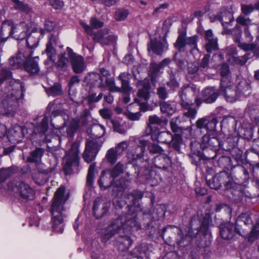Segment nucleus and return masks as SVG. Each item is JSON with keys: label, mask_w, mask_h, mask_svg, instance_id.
Listing matches in <instances>:
<instances>
[{"label": "nucleus", "mask_w": 259, "mask_h": 259, "mask_svg": "<svg viewBox=\"0 0 259 259\" xmlns=\"http://www.w3.org/2000/svg\"><path fill=\"white\" fill-rule=\"evenodd\" d=\"M65 188L61 186L57 189L52 201L50 212L52 215V228L57 232L62 233L64 227V218L65 208L64 204L69 198V194L65 195Z\"/></svg>", "instance_id": "f257e3e1"}, {"label": "nucleus", "mask_w": 259, "mask_h": 259, "mask_svg": "<svg viewBox=\"0 0 259 259\" xmlns=\"http://www.w3.org/2000/svg\"><path fill=\"white\" fill-rule=\"evenodd\" d=\"M10 191L18 193L22 199L26 201L32 200L35 198V193L29 185L18 181H11L8 184Z\"/></svg>", "instance_id": "423d86ee"}, {"label": "nucleus", "mask_w": 259, "mask_h": 259, "mask_svg": "<svg viewBox=\"0 0 259 259\" xmlns=\"http://www.w3.org/2000/svg\"><path fill=\"white\" fill-rule=\"evenodd\" d=\"M92 79L94 80V84L99 88H103L105 87L104 83V78L101 75L97 73H94L92 75Z\"/></svg>", "instance_id": "864d4df0"}, {"label": "nucleus", "mask_w": 259, "mask_h": 259, "mask_svg": "<svg viewBox=\"0 0 259 259\" xmlns=\"http://www.w3.org/2000/svg\"><path fill=\"white\" fill-rule=\"evenodd\" d=\"M25 128L18 125H15L9 130L8 137L12 143H19L24 137Z\"/></svg>", "instance_id": "aec40b11"}, {"label": "nucleus", "mask_w": 259, "mask_h": 259, "mask_svg": "<svg viewBox=\"0 0 259 259\" xmlns=\"http://www.w3.org/2000/svg\"><path fill=\"white\" fill-rule=\"evenodd\" d=\"M215 176L218 180L219 183L222 185V184H225L227 179H228L230 175L228 172L222 171L216 175Z\"/></svg>", "instance_id": "774afa93"}, {"label": "nucleus", "mask_w": 259, "mask_h": 259, "mask_svg": "<svg viewBox=\"0 0 259 259\" xmlns=\"http://www.w3.org/2000/svg\"><path fill=\"white\" fill-rule=\"evenodd\" d=\"M136 87L139 88V90L137 93L138 98L135 99V103L140 106V111H145L147 110V102L150 98V84L146 79L138 80Z\"/></svg>", "instance_id": "39448f33"}, {"label": "nucleus", "mask_w": 259, "mask_h": 259, "mask_svg": "<svg viewBox=\"0 0 259 259\" xmlns=\"http://www.w3.org/2000/svg\"><path fill=\"white\" fill-rule=\"evenodd\" d=\"M219 19L222 22L224 26L225 24H228L234 20L232 13L228 11H224L220 13Z\"/></svg>", "instance_id": "49530a36"}, {"label": "nucleus", "mask_w": 259, "mask_h": 259, "mask_svg": "<svg viewBox=\"0 0 259 259\" xmlns=\"http://www.w3.org/2000/svg\"><path fill=\"white\" fill-rule=\"evenodd\" d=\"M118 156L119 155L113 150V148H110L107 151L105 158L109 163L111 164H113L116 162Z\"/></svg>", "instance_id": "3c124183"}, {"label": "nucleus", "mask_w": 259, "mask_h": 259, "mask_svg": "<svg viewBox=\"0 0 259 259\" xmlns=\"http://www.w3.org/2000/svg\"><path fill=\"white\" fill-rule=\"evenodd\" d=\"M110 122L111 123L113 130L115 132L120 134H125L126 133V130L117 121L111 119Z\"/></svg>", "instance_id": "052dcab7"}, {"label": "nucleus", "mask_w": 259, "mask_h": 259, "mask_svg": "<svg viewBox=\"0 0 259 259\" xmlns=\"http://www.w3.org/2000/svg\"><path fill=\"white\" fill-rule=\"evenodd\" d=\"M143 196L141 191L134 190L127 194L126 202L128 203V205L131 206L134 210L138 211V208L140 207V200Z\"/></svg>", "instance_id": "6ab92c4d"}, {"label": "nucleus", "mask_w": 259, "mask_h": 259, "mask_svg": "<svg viewBox=\"0 0 259 259\" xmlns=\"http://www.w3.org/2000/svg\"><path fill=\"white\" fill-rule=\"evenodd\" d=\"M165 35L162 40L151 39L148 44V49H165L168 48V44Z\"/></svg>", "instance_id": "79ce46f5"}, {"label": "nucleus", "mask_w": 259, "mask_h": 259, "mask_svg": "<svg viewBox=\"0 0 259 259\" xmlns=\"http://www.w3.org/2000/svg\"><path fill=\"white\" fill-rule=\"evenodd\" d=\"M16 172V170L13 167L2 168L0 169V183L4 182Z\"/></svg>", "instance_id": "ea45409f"}, {"label": "nucleus", "mask_w": 259, "mask_h": 259, "mask_svg": "<svg viewBox=\"0 0 259 259\" xmlns=\"http://www.w3.org/2000/svg\"><path fill=\"white\" fill-rule=\"evenodd\" d=\"M31 24L21 22L14 27V32H13V37L17 39H22L26 37L31 31Z\"/></svg>", "instance_id": "dca6fc26"}, {"label": "nucleus", "mask_w": 259, "mask_h": 259, "mask_svg": "<svg viewBox=\"0 0 259 259\" xmlns=\"http://www.w3.org/2000/svg\"><path fill=\"white\" fill-rule=\"evenodd\" d=\"M201 95L203 97L204 103L211 104L217 100L220 94L215 87H208L204 89Z\"/></svg>", "instance_id": "412c9836"}, {"label": "nucleus", "mask_w": 259, "mask_h": 259, "mask_svg": "<svg viewBox=\"0 0 259 259\" xmlns=\"http://www.w3.org/2000/svg\"><path fill=\"white\" fill-rule=\"evenodd\" d=\"M259 237V224H256L248 236V241L252 242Z\"/></svg>", "instance_id": "13d9d810"}, {"label": "nucleus", "mask_w": 259, "mask_h": 259, "mask_svg": "<svg viewBox=\"0 0 259 259\" xmlns=\"http://www.w3.org/2000/svg\"><path fill=\"white\" fill-rule=\"evenodd\" d=\"M194 95L193 88L190 86L182 87L179 91V96L181 99V105L183 108H188L193 104L191 97Z\"/></svg>", "instance_id": "4468645a"}, {"label": "nucleus", "mask_w": 259, "mask_h": 259, "mask_svg": "<svg viewBox=\"0 0 259 259\" xmlns=\"http://www.w3.org/2000/svg\"><path fill=\"white\" fill-rule=\"evenodd\" d=\"M186 34L185 30L179 31V35L175 44V47L178 49H182L188 46L192 49H196L199 37L195 35L186 38Z\"/></svg>", "instance_id": "1a4fd4ad"}, {"label": "nucleus", "mask_w": 259, "mask_h": 259, "mask_svg": "<svg viewBox=\"0 0 259 259\" xmlns=\"http://www.w3.org/2000/svg\"><path fill=\"white\" fill-rule=\"evenodd\" d=\"M200 146L203 150L209 149L213 153V155L211 156L203 154L205 159L207 160L213 159L216 156L215 151L220 148L226 150L223 147V143L219 138L217 132L207 133L204 135L202 138Z\"/></svg>", "instance_id": "20e7f679"}, {"label": "nucleus", "mask_w": 259, "mask_h": 259, "mask_svg": "<svg viewBox=\"0 0 259 259\" xmlns=\"http://www.w3.org/2000/svg\"><path fill=\"white\" fill-rule=\"evenodd\" d=\"M126 230H121L120 232L119 235L116 239L117 245H118V249L120 251H124L127 249L132 245V241L131 238L126 234H124Z\"/></svg>", "instance_id": "4be33fe9"}, {"label": "nucleus", "mask_w": 259, "mask_h": 259, "mask_svg": "<svg viewBox=\"0 0 259 259\" xmlns=\"http://www.w3.org/2000/svg\"><path fill=\"white\" fill-rule=\"evenodd\" d=\"M8 90L6 98L2 101V105L9 113H11L16 110L18 100L23 98L24 95L25 89L22 83L14 81L11 82Z\"/></svg>", "instance_id": "7ed1b4c3"}, {"label": "nucleus", "mask_w": 259, "mask_h": 259, "mask_svg": "<svg viewBox=\"0 0 259 259\" xmlns=\"http://www.w3.org/2000/svg\"><path fill=\"white\" fill-rule=\"evenodd\" d=\"M106 85L109 87V90L111 92H120L121 89L115 85L114 79L113 77H106L105 78Z\"/></svg>", "instance_id": "09e8293b"}, {"label": "nucleus", "mask_w": 259, "mask_h": 259, "mask_svg": "<svg viewBox=\"0 0 259 259\" xmlns=\"http://www.w3.org/2000/svg\"><path fill=\"white\" fill-rule=\"evenodd\" d=\"M161 69L155 62H151L148 69V75L152 82H155L159 76Z\"/></svg>", "instance_id": "e433bc0d"}, {"label": "nucleus", "mask_w": 259, "mask_h": 259, "mask_svg": "<svg viewBox=\"0 0 259 259\" xmlns=\"http://www.w3.org/2000/svg\"><path fill=\"white\" fill-rule=\"evenodd\" d=\"M24 68L26 71L32 74H35L39 71L37 63L31 57H29L28 60H27L25 63Z\"/></svg>", "instance_id": "4c0bfd02"}, {"label": "nucleus", "mask_w": 259, "mask_h": 259, "mask_svg": "<svg viewBox=\"0 0 259 259\" xmlns=\"http://www.w3.org/2000/svg\"><path fill=\"white\" fill-rule=\"evenodd\" d=\"M205 37L206 40L205 49H218V39L214 37L211 29L205 31Z\"/></svg>", "instance_id": "c756f323"}, {"label": "nucleus", "mask_w": 259, "mask_h": 259, "mask_svg": "<svg viewBox=\"0 0 259 259\" xmlns=\"http://www.w3.org/2000/svg\"><path fill=\"white\" fill-rule=\"evenodd\" d=\"M128 144L126 141H122L118 143L115 148H113V150L116 153L120 156L123 154V152L127 148Z\"/></svg>", "instance_id": "e2e57ef3"}, {"label": "nucleus", "mask_w": 259, "mask_h": 259, "mask_svg": "<svg viewBox=\"0 0 259 259\" xmlns=\"http://www.w3.org/2000/svg\"><path fill=\"white\" fill-rule=\"evenodd\" d=\"M207 118L206 123V128L209 131V133L216 132V125L218 121L216 117H206Z\"/></svg>", "instance_id": "8fccbe9b"}, {"label": "nucleus", "mask_w": 259, "mask_h": 259, "mask_svg": "<svg viewBox=\"0 0 259 259\" xmlns=\"http://www.w3.org/2000/svg\"><path fill=\"white\" fill-rule=\"evenodd\" d=\"M14 3V8L15 10L28 14L32 12V8L26 4L24 3L20 0H12Z\"/></svg>", "instance_id": "58836bf2"}, {"label": "nucleus", "mask_w": 259, "mask_h": 259, "mask_svg": "<svg viewBox=\"0 0 259 259\" xmlns=\"http://www.w3.org/2000/svg\"><path fill=\"white\" fill-rule=\"evenodd\" d=\"M182 142L183 139L182 136L179 134H176L172 135V138L169 142L168 145L174 150L179 152L180 151V146Z\"/></svg>", "instance_id": "37998d69"}, {"label": "nucleus", "mask_w": 259, "mask_h": 259, "mask_svg": "<svg viewBox=\"0 0 259 259\" xmlns=\"http://www.w3.org/2000/svg\"><path fill=\"white\" fill-rule=\"evenodd\" d=\"M251 212L249 211L242 213L237 219L236 223V227L238 230H241V235L245 233V229L242 228V224L245 226L250 225L252 223V221L250 217Z\"/></svg>", "instance_id": "5701e85b"}, {"label": "nucleus", "mask_w": 259, "mask_h": 259, "mask_svg": "<svg viewBox=\"0 0 259 259\" xmlns=\"http://www.w3.org/2000/svg\"><path fill=\"white\" fill-rule=\"evenodd\" d=\"M48 119L45 117L41 122L40 125H38L34 129V131L38 133L44 134L48 130Z\"/></svg>", "instance_id": "4d7b16f0"}, {"label": "nucleus", "mask_w": 259, "mask_h": 259, "mask_svg": "<svg viewBox=\"0 0 259 259\" xmlns=\"http://www.w3.org/2000/svg\"><path fill=\"white\" fill-rule=\"evenodd\" d=\"M111 203L103 197L97 198L94 202L93 211L96 218L99 219L103 217L108 212L110 207Z\"/></svg>", "instance_id": "9b49d317"}, {"label": "nucleus", "mask_w": 259, "mask_h": 259, "mask_svg": "<svg viewBox=\"0 0 259 259\" xmlns=\"http://www.w3.org/2000/svg\"><path fill=\"white\" fill-rule=\"evenodd\" d=\"M103 94L101 93L98 96H96V94L94 93H89V94L84 98V100L87 101L88 104L91 108H93L92 105L95 103L98 102L103 98Z\"/></svg>", "instance_id": "a18cd8bd"}, {"label": "nucleus", "mask_w": 259, "mask_h": 259, "mask_svg": "<svg viewBox=\"0 0 259 259\" xmlns=\"http://www.w3.org/2000/svg\"><path fill=\"white\" fill-rule=\"evenodd\" d=\"M45 150L41 148H36L31 152L29 156L27 158V161L29 162L38 163L41 161Z\"/></svg>", "instance_id": "2f4dec72"}, {"label": "nucleus", "mask_w": 259, "mask_h": 259, "mask_svg": "<svg viewBox=\"0 0 259 259\" xmlns=\"http://www.w3.org/2000/svg\"><path fill=\"white\" fill-rule=\"evenodd\" d=\"M91 116V112L88 109L83 110L80 115V121L82 126H85L88 123L89 118Z\"/></svg>", "instance_id": "0e129e2a"}, {"label": "nucleus", "mask_w": 259, "mask_h": 259, "mask_svg": "<svg viewBox=\"0 0 259 259\" xmlns=\"http://www.w3.org/2000/svg\"><path fill=\"white\" fill-rule=\"evenodd\" d=\"M48 93L52 96H59L62 93L61 86L59 83H55L52 87L48 90Z\"/></svg>", "instance_id": "6e6d98bb"}, {"label": "nucleus", "mask_w": 259, "mask_h": 259, "mask_svg": "<svg viewBox=\"0 0 259 259\" xmlns=\"http://www.w3.org/2000/svg\"><path fill=\"white\" fill-rule=\"evenodd\" d=\"M23 52L20 51L16 56H15L16 60L17 62V64L19 65L20 67L24 65L28 60L29 57H32V52L30 50H22Z\"/></svg>", "instance_id": "7c9ffc66"}, {"label": "nucleus", "mask_w": 259, "mask_h": 259, "mask_svg": "<svg viewBox=\"0 0 259 259\" xmlns=\"http://www.w3.org/2000/svg\"><path fill=\"white\" fill-rule=\"evenodd\" d=\"M132 75L128 72H123L121 73L118 79L121 81V92L128 93L131 91L132 88L130 85V80L132 78Z\"/></svg>", "instance_id": "393cba45"}, {"label": "nucleus", "mask_w": 259, "mask_h": 259, "mask_svg": "<svg viewBox=\"0 0 259 259\" xmlns=\"http://www.w3.org/2000/svg\"><path fill=\"white\" fill-rule=\"evenodd\" d=\"M220 73L221 75V83H222V85L224 87L226 85V82L231 81V72L227 64L224 63L221 65Z\"/></svg>", "instance_id": "473e14b6"}, {"label": "nucleus", "mask_w": 259, "mask_h": 259, "mask_svg": "<svg viewBox=\"0 0 259 259\" xmlns=\"http://www.w3.org/2000/svg\"><path fill=\"white\" fill-rule=\"evenodd\" d=\"M124 168V164L121 162H118L116 165L110 171V176L115 179L118 177L121 173L123 172Z\"/></svg>", "instance_id": "de8ad7c7"}, {"label": "nucleus", "mask_w": 259, "mask_h": 259, "mask_svg": "<svg viewBox=\"0 0 259 259\" xmlns=\"http://www.w3.org/2000/svg\"><path fill=\"white\" fill-rule=\"evenodd\" d=\"M13 32H14V25L13 22L11 20L4 21L1 26L0 35L2 39L0 41V48L3 47V43L11 35H13Z\"/></svg>", "instance_id": "a211bd4d"}, {"label": "nucleus", "mask_w": 259, "mask_h": 259, "mask_svg": "<svg viewBox=\"0 0 259 259\" xmlns=\"http://www.w3.org/2000/svg\"><path fill=\"white\" fill-rule=\"evenodd\" d=\"M149 152L153 154H162L164 150L158 144L155 143H150L148 147Z\"/></svg>", "instance_id": "bf43d9fd"}, {"label": "nucleus", "mask_w": 259, "mask_h": 259, "mask_svg": "<svg viewBox=\"0 0 259 259\" xmlns=\"http://www.w3.org/2000/svg\"><path fill=\"white\" fill-rule=\"evenodd\" d=\"M69 50H68L67 53H64L61 54L59 57V60L58 61V65L61 67H66L68 65V58H69L68 56V51Z\"/></svg>", "instance_id": "680f3d73"}, {"label": "nucleus", "mask_w": 259, "mask_h": 259, "mask_svg": "<svg viewBox=\"0 0 259 259\" xmlns=\"http://www.w3.org/2000/svg\"><path fill=\"white\" fill-rule=\"evenodd\" d=\"M220 91L224 94L226 100L231 103L236 101L239 97L236 88L234 87L232 81L226 82V85L224 87L222 83H220Z\"/></svg>", "instance_id": "f8f14e48"}, {"label": "nucleus", "mask_w": 259, "mask_h": 259, "mask_svg": "<svg viewBox=\"0 0 259 259\" xmlns=\"http://www.w3.org/2000/svg\"><path fill=\"white\" fill-rule=\"evenodd\" d=\"M140 227L135 214L121 216L113 221L105 229L102 236V241L106 242L115 234L119 233L121 230L130 231L133 228H139Z\"/></svg>", "instance_id": "f03ea898"}, {"label": "nucleus", "mask_w": 259, "mask_h": 259, "mask_svg": "<svg viewBox=\"0 0 259 259\" xmlns=\"http://www.w3.org/2000/svg\"><path fill=\"white\" fill-rule=\"evenodd\" d=\"M79 126V121L76 119H72L69 123L66 128L67 137H72Z\"/></svg>", "instance_id": "c03bdc74"}, {"label": "nucleus", "mask_w": 259, "mask_h": 259, "mask_svg": "<svg viewBox=\"0 0 259 259\" xmlns=\"http://www.w3.org/2000/svg\"><path fill=\"white\" fill-rule=\"evenodd\" d=\"M223 34L232 35L235 43L237 44V46L242 49H254L255 47L253 45H249L246 44L241 42L240 38L241 37V30L238 26H236L233 29H228L224 26V30L222 32Z\"/></svg>", "instance_id": "ddd939ff"}, {"label": "nucleus", "mask_w": 259, "mask_h": 259, "mask_svg": "<svg viewBox=\"0 0 259 259\" xmlns=\"http://www.w3.org/2000/svg\"><path fill=\"white\" fill-rule=\"evenodd\" d=\"M128 15V12L127 10L118 9L115 11L114 18L117 21H123L127 18Z\"/></svg>", "instance_id": "603ef678"}, {"label": "nucleus", "mask_w": 259, "mask_h": 259, "mask_svg": "<svg viewBox=\"0 0 259 259\" xmlns=\"http://www.w3.org/2000/svg\"><path fill=\"white\" fill-rule=\"evenodd\" d=\"M245 111L252 120H254L256 123H259V108L256 105H248Z\"/></svg>", "instance_id": "f704fd0d"}, {"label": "nucleus", "mask_w": 259, "mask_h": 259, "mask_svg": "<svg viewBox=\"0 0 259 259\" xmlns=\"http://www.w3.org/2000/svg\"><path fill=\"white\" fill-rule=\"evenodd\" d=\"M236 231L240 235H241V230H238L236 226H234L232 223H226L220 226V233L222 238L229 240L234 236L235 231Z\"/></svg>", "instance_id": "f3484780"}, {"label": "nucleus", "mask_w": 259, "mask_h": 259, "mask_svg": "<svg viewBox=\"0 0 259 259\" xmlns=\"http://www.w3.org/2000/svg\"><path fill=\"white\" fill-rule=\"evenodd\" d=\"M102 142L99 140L93 139L86 143L85 150L83 153V158L88 163L93 161L100 150Z\"/></svg>", "instance_id": "6e6552de"}, {"label": "nucleus", "mask_w": 259, "mask_h": 259, "mask_svg": "<svg viewBox=\"0 0 259 259\" xmlns=\"http://www.w3.org/2000/svg\"><path fill=\"white\" fill-rule=\"evenodd\" d=\"M133 254L137 255L142 259H147L149 257L150 251L146 244L140 245L135 248Z\"/></svg>", "instance_id": "c9c22d12"}, {"label": "nucleus", "mask_w": 259, "mask_h": 259, "mask_svg": "<svg viewBox=\"0 0 259 259\" xmlns=\"http://www.w3.org/2000/svg\"><path fill=\"white\" fill-rule=\"evenodd\" d=\"M172 138V135L169 132H161L157 134H152L151 139L158 143L168 144Z\"/></svg>", "instance_id": "bb28decb"}, {"label": "nucleus", "mask_w": 259, "mask_h": 259, "mask_svg": "<svg viewBox=\"0 0 259 259\" xmlns=\"http://www.w3.org/2000/svg\"><path fill=\"white\" fill-rule=\"evenodd\" d=\"M11 77V72L7 69L2 68L0 70V84L4 81L9 79Z\"/></svg>", "instance_id": "69168bd1"}, {"label": "nucleus", "mask_w": 259, "mask_h": 259, "mask_svg": "<svg viewBox=\"0 0 259 259\" xmlns=\"http://www.w3.org/2000/svg\"><path fill=\"white\" fill-rule=\"evenodd\" d=\"M155 167L166 170L171 163V158L165 154L156 156L153 161Z\"/></svg>", "instance_id": "b1692460"}, {"label": "nucleus", "mask_w": 259, "mask_h": 259, "mask_svg": "<svg viewBox=\"0 0 259 259\" xmlns=\"http://www.w3.org/2000/svg\"><path fill=\"white\" fill-rule=\"evenodd\" d=\"M108 34V30L102 29L94 34L93 39L102 44L111 45V46L114 47L117 37L114 35Z\"/></svg>", "instance_id": "2eb2a0df"}, {"label": "nucleus", "mask_w": 259, "mask_h": 259, "mask_svg": "<svg viewBox=\"0 0 259 259\" xmlns=\"http://www.w3.org/2000/svg\"><path fill=\"white\" fill-rule=\"evenodd\" d=\"M239 96L243 95L245 96H248L251 93V87L250 83L245 80L240 81L236 87Z\"/></svg>", "instance_id": "72a5a7b5"}, {"label": "nucleus", "mask_w": 259, "mask_h": 259, "mask_svg": "<svg viewBox=\"0 0 259 259\" xmlns=\"http://www.w3.org/2000/svg\"><path fill=\"white\" fill-rule=\"evenodd\" d=\"M208 186L211 189H218L221 185L215 176H214L211 179L206 180Z\"/></svg>", "instance_id": "338daca9"}, {"label": "nucleus", "mask_w": 259, "mask_h": 259, "mask_svg": "<svg viewBox=\"0 0 259 259\" xmlns=\"http://www.w3.org/2000/svg\"><path fill=\"white\" fill-rule=\"evenodd\" d=\"M140 145L137 146L133 151V160L134 165L138 167V173L142 168H147L149 165V158L147 156H144V153L147 145V141L141 140Z\"/></svg>", "instance_id": "0eeeda50"}, {"label": "nucleus", "mask_w": 259, "mask_h": 259, "mask_svg": "<svg viewBox=\"0 0 259 259\" xmlns=\"http://www.w3.org/2000/svg\"><path fill=\"white\" fill-rule=\"evenodd\" d=\"M95 169V164L94 163L91 164L88 170L87 178V185L89 187L92 186L93 184Z\"/></svg>", "instance_id": "5fc2aeb1"}, {"label": "nucleus", "mask_w": 259, "mask_h": 259, "mask_svg": "<svg viewBox=\"0 0 259 259\" xmlns=\"http://www.w3.org/2000/svg\"><path fill=\"white\" fill-rule=\"evenodd\" d=\"M68 56L74 73H81L85 70L86 65L82 56L73 52L72 50H69L68 51Z\"/></svg>", "instance_id": "9d476101"}, {"label": "nucleus", "mask_w": 259, "mask_h": 259, "mask_svg": "<svg viewBox=\"0 0 259 259\" xmlns=\"http://www.w3.org/2000/svg\"><path fill=\"white\" fill-rule=\"evenodd\" d=\"M159 106L161 112L168 116L172 115L176 111V105L173 102L162 101L160 102Z\"/></svg>", "instance_id": "c85d7f7f"}, {"label": "nucleus", "mask_w": 259, "mask_h": 259, "mask_svg": "<svg viewBox=\"0 0 259 259\" xmlns=\"http://www.w3.org/2000/svg\"><path fill=\"white\" fill-rule=\"evenodd\" d=\"M78 145L76 143H73L67 153L68 162L72 164H78Z\"/></svg>", "instance_id": "a878e982"}, {"label": "nucleus", "mask_w": 259, "mask_h": 259, "mask_svg": "<svg viewBox=\"0 0 259 259\" xmlns=\"http://www.w3.org/2000/svg\"><path fill=\"white\" fill-rule=\"evenodd\" d=\"M91 133L96 139L100 138L104 135L105 133V128L101 124H94L91 128Z\"/></svg>", "instance_id": "a19ab883"}, {"label": "nucleus", "mask_w": 259, "mask_h": 259, "mask_svg": "<svg viewBox=\"0 0 259 259\" xmlns=\"http://www.w3.org/2000/svg\"><path fill=\"white\" fill-rule=\"evenodd\" d=\"M198 231L195 234L193 233L192 229L191 228H189L188 231V233L185 237L182 236L181 230H179L178 235L181 238V240L177 242L178 244L181 247H185L188 246L192 241L193 238L195 237Z\"/></svg>", "instance_id": "cd10ccee"}]
</instances>
